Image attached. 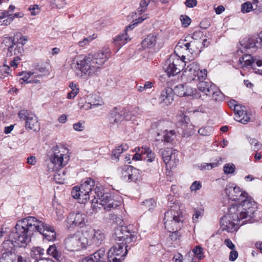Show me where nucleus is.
<instances>
[{"label":"nucleus","mask_w":262,"mask_h":262,"mask_svg":"<svg viewBox=\"0 0 262 262\" xmlns=\"http://www.w3.org/2000/svg\"><path fill=\"white\" fill-rule=\"evenodd\" d=\"M108 117L110 123L112 124L118 123L123 121L124 119H126V120L129 119L127 117V115H125L124 113L123 115L122 112L121 113L118 112L116 107H115L111 111Z\"/></svg>","instance_id":"obj_23"},{"label":"nucleus","mask_w":262,"mask_h":262,"mask_svg":"<svg viewBox=\"0 0 262 262\" xmlns=\"http://www.w3.org/2000/svg\"><path fill=\"white\" fill-rule=\"evenodd\" d=\"M35 72L32 73L31 72H28L27 73L22 72L20 75H23V77L21 78L19 80V82L20 83H23L24 82H26L27 83L34 82V81L31 80H29V78L31 76L33 75ZM34 82H36V81H34Z\"/></svg>","instance_id":"obj_45"},{"label":"nucleus","mask_w":262,"mask_h":262,"mask_svg":"<svg viewBox=\"0 0 262 262\" xmlns=\"http://www.w3.org/2000/svg\"><path fill=\"white\" fill-rule=\"evenodd\" d=\"M241 112L235 113V120L244 124H247L250 121V118L248 116L246 110L240 111Z\"/></svg>","instance_id":"obj_30"},{"label":"nucleus","mask_w":262,"mask_h":262,"mask_svg":"<svg viewBox=\"0 0 262 262\" xmlns=\"http://www.w3.org/2000/svg\"><path fill=\"white\" fill-rule=\"evenodd\" d=\"M108 58L107 53L103 52L89 54L77 62L76 74L81 78H85V76H97L101 72V67Z\"/></svg>","instance_id":"obj_1"},{"label":"nucleus","mask_w":262,"mask_h":262,"mask_svg":"<svg viewBox=\"0 0 262 262\" xmlns=\"http://www.w3.org/2000/svg\"><path fill=\"white\" fill-rule=\"evenodd\" d=\"M252 9V5L249 2L244 3L241 6V11L244 13L249 12Z\"/></svg>","instance_id":"obj_50"},{"label":"nucleus","mask_w":262,"mask_h":262,"mask_svg":"<svg viewBox=\"0 0 262 262\" xmlns=\"http://www.w3.org/2000/svg\"><path fill=\"white\" fill-rule=\"evenodd\" d=\"M238 64L242 68H245L251 66L254 69H256L255 68V64H256L259 67V69L255 71V73L262 75V60L257 59L256 57L253 58L250 54H245L240 57Z\"/></svg>","instance_id":"obj_12"},{"label":"nucleus","mask_w":262,"mask_h":262,"mask_svg":"<svg viewBox=\"0 0 262 262\" xmlns=\"http://www.w3.org/2000/svg\"><path fill=\"white\" fill-rule=\"evenodd\" d=\"M184 61L176 54L171 55L166 61L163 68L169 77L179 74L183 69Z\"/></svg>","instance_id":"obj_9"},{"label":"nucleus","mask_w":262,"mask_h":262,"mask_svg":"<svg viewBox=\"0 0 262 262\" xmlns=\"http://www.w3.org/2000/svg\"><path fill=\"white\" fill-rule=\"evenodd\" d=\"M168 206L171 208V209L173 208L174 209L179 208V207L175 204V201H173V198L171 195L168 196Z\"/></svg>","instance_id":"obj_54"},{"label":"nucleus","mask_w":262,"mask_h":262,"mask_svg":"<svg viewBox=\"0 0 262 262\" xmlns=\"http://www.w3.org/2000/svg\"><path fill=\"white\" fill-rule=\"evenodd\" d=\"M89 234L87 232H77L67 237L64 242L65 248L69 251H79L86 248L91 244L88 239Z\"/></svg>","instance_id":"obj_6"},{"label":"nucleus","mask_w":262,"mask_h":262,"mask_svg":"<svg viewBox=\"0 0 262 262\" xmlns=\"http://www.w3.org/2000/svg\"><path fill=\"white\" fill-rule=\"evenodd\" d=\"M92 99L90 102L88 103V108H92L101 105L102 100L100 99L97 100L96 97L94 98H92Z\"/></svg>","instance_id":"obj_47"},{"label":"nucleus","mask_w":262,"mask_h":262,"mask_svg":"<svg viewBox=\"0 0 262 262\" xmlns=\"http://www.w3.org/2000/svg\"><path fill=\"white\" fill-rule=\"evenodd\" d=\"M143 203L144 205L147 207V208H148V210L149 211L153 210L155 206H156V202L152 199L146 200Z\"/></svg>","instance_id":"obj_51"},{"label":"nucleus","mask_w":262,"mask_h":262,"mask_svg":"<svg viewBox=\"0 0 262 262\" xmlns=\"http://www.w3.org/2000/svg\"><path fill=\"white\" fill-rule=\"evenodd\" d=\"M141 45L144 49L155 48L159 49L162 46L159 42L158 35L155 33L148 34L142 41Z\"/></svg>","instance_id":"obj_19"},{"label":"nucleus","mask_w":262,"mask_h":262,"mask_svg":"<svg viewBox=\"0 0 262 262\" xmlns=\"http://www.w3.org/2000/svg\"><path fill=\"white\" fill-rule=\"evenodd\" d=\"M131 169L132 166L130 165H125L121 167V177L123 180L128 182Z\"/></svg>","instance_id":"obj_35"},{"label":"nucleus","mask_w":262,"mask_h":262,"mask_svg":"<svg viewBox=\"0 0 262 262\" xmlns=\"http://www.w3.org/2000/svg\"><path fill=\"white\" fill-rule=\"evenodd\" d=\"M18 116L20 120L25 121V127L27 129L37 132L40 129L38 118L34 114L26 110L19 111Z\"/></svg>","instance_id":"obj_10"},{"label":"nucleus","mask_w":262,"mask_h":262,"mask_svg":"<svg viewBox=\"0 0 262 262\" xmlns=\"http://www.w3.org/2000/svg\"><path fill=\"white\" fill-rule=\"evenodd\" d=\"M184 217L180 210L170 209L164 214L163 222L168 231L179 230L182 226Z\"/></svg>","instance_id":"obj_7"},{"label":"nucleus","mask_w":262,"mask_h":262,"mask_svg":"<svg viewBox=\"0 0 262 262\" xmlns=\"http://www.w3.org/2000/svg\"><path fill=\"white\" fill-rule=\"evenodd\" d=\"M66 173L65 170H58L54 174V179L56 182L60 184L63 183L64 180L66 179Z\"/></svg>","instance_id":"obj_41"},{"label":"nucleus","mask_w":262,"mask_h":262,"mask_svg":"<svg viewBox=\"0 0 262 262\" xmlns=\"http://www.w3.org/2000/svg\"><path fill=\"white\" fill-rule=\"evenodd\" d=\"M140 178V170L132 166L129 176L128 178V182H135Z\"/></svg>","instance_id":"obj_39"},{"label":"nucleus","mask_w":262,"mask_h":262,"mask_svg":"<svg viewBox=\"0 0 262 262\" xmlns=\"http://www.w3.org/2000/svg\"><path fill=\"white\" fill-rule=\"evenodd\" d=\"M16 243L14 242L13 239L10 237V234L8 237H6L4 242L2 244V250L3 252H12L13 248L16 246Z\"/></svg>","instance_id":"obj_28"},{"label":"nucleus","mask_w":262,"mask_h":262,"mask_svg":"<svg viewBox=\"0 0 262 262\" xmlns=\"http://www.w3.org/2000/svg\"><path fill=\"white\" fill-rule=\"evenodd\" d=\"M83 191H87L91 194L95 187V181L91 178H86L84 182L80 186Z\"/></svg>","instance_id":"obj_31"},{"label":"nucleus","mask_w":262,"mask_h":262,"mask_svg":"<svg viewBox=\"0 0 262 262\" xmlns=\"http://www.w3.org/2000/svg\"><path fill=\"white\" fill-rule=\"evenodd\" d=\"M178 151L172 148H167L161 150V155L162 159L167 165L168 164L170 166L172 164V163H176L179 161V159L177 158Z\"/></svg>","instance_id":"obj_18"},{"label":"nucleus","mask_w":262,"mask_h":262,"mask_svg":"<svg viewBox=\"0 0 262 262\" xmlns=\"http://www.w3.org/2000/svg\"><path fill=\"white\" fill-rule=\"evenodd\" d=\"M71 195L74 199L79 200V202L83 204L90 199L91 193L83 191L80 187L75 186L72 190Z\"/></svg>","instance_id":"obj_21"},{"label":"nucleus","mask_w":262,"mask_h":262,"mask_svg":"<svg viewBox=\"0 0 262 262\" xmlns=\"http://www.w3.org/2000/svg\"><path fill=\"white\" fill-rule=\"evenodd\" d=\"M217 166V163H202L200 166V169L202 170H210L212 168L215 167Z\"/></svg>","instance_id":"obj_49"},{"label":"nucleus","mask_w":262,"mask_h":262,"mask_svg":"<svg viewBox=\"0 0 262 262\" xmlns=\"http://www.w3.org/2000/svg\"><path fill=\"white\" fill-rule=\"evenodd\" d=\"M204 34L201 30H197L193 32L192 36V40H196L201 41V39L203 37Z\"/></svg>","instance_id":"obj_53"},{"label":"nucleus","mask_w":262,"mask_h":262,"mask_svg":"<svg viewBox=\"0 0 262 262\" xmlns=\"http://www.w3.org/2000/svg\"><path fill=\"white\" fill-rule=\"evenodd\" d=\"M173 100V90L170 88H166L162 91L160 97L159 102L165 105H169Z\"/></svg>","instance_id":"obj_22"},{"label":"nucleus","mask_w":262,"mask_h":262,"mask_svg":"<svg viewBox=\"0 0 262 262\" xmlns=\"http://www.w3.org/2000/svg\"><path fill=\"white\" fill-rule=\"evenodd\" d=\"M187 40L179 41L178 43V47L181 48H184L187 52L191 55H196L201 52L202 43L201 41L196 40H191L187 42Z\"/></svg>","instance_id":"obj_16"},{"label":"nucleus","mask_w":262,"mask_h":262,"mask_svg":"<svg viewBox=\"0 0 262 262\" xmlns=\"http://www.w3.org/2000/svg\"><path fill=\"white\" fill-rule=\"evenodd\" d=\"M36 231L43 236V238L48 241H54L56 237V232L53 227L37 219Z\"/></svg>","instance_id":"obj_14"},{"label":"nucleus","mask_w":262,"mask_h":262,"mask_svg":"<svg viewBox=\"0 0 262 262\" xmlns=\"http://www.w3.org/2000/svg\"><path fill=\"white\" fill-rule=\"evenodd\" d=\"M37 223V219L32 216L17 221L10 233V237L13 239L16 246L25 247L31 242L32 236L36 231Z\"/></svg>","instance_id":"obj_3"},{"label":"nucleus","mask_w":262,"mask_h":262,"mask_svg":"<svg viewBox=\"0 0 262 262\" xmlns=\"http://www.w3.org/2000/svg\"><path fill=\"white\" fill-rule=\"evenodd\" d=\"M248 141L254 151H257L262 148V144L254 138H248Z\"/></svg>","instance_id":"obj_43"},{"label":"nucleus","mask_w":262,"mask_h":262,"mask_svg":"<svg viewBox=\"0 0 262 262\" xmlns=\"http://www.w3.org/2000/svg\"><path fill=\"white\" fill-rule=\"evenodd\" d=\"M94 257V262H121L120 258L113 257L111 259V256L105 254V249L101 248L92 254Z\"/></svg>","instance_id":"obj_17"},{"label":"nucleus","mask_w":262,"mask_h":262,"mask_svg":"<svg viewBox=\"0 0 262 262\" xmlns=\"http://www.w3.org/2000/svg\"><path fill=\"white\" fill-rule=\"evenodd\" d=\"M92 39H93L91 36H89V37H85L82 40H80L78 42V45L80 47H84L85 45H88Z\"/></svg>","instance_id":"obj_62"},{"label":"nucleus","mask_w":262,"mask_h":262,"mask_svg":"<svg viewBox=\"0 0 262 262\" xmlns=\"http://www.w3.org/2000/svg\"><path fill=\"white\" fill-rule=\"evenodd\" d=\"M99 204L103 207L104 209L109 211L112 208H115L119 206L120 202L113 199L111 194L105 193Z\"/></svg>","instance_id":"obj_20"},{"label":"nucleus","mask_w":262,"mask_h":262,"mask_svg":"<svg viewBox=\"0 0 262 262\" xmlns=\"http://www.w3.org/2000/svg\"><path fill=\"white\" fill-rule=\"evenodd\" d=\"M185 84H179L176 86L173 90V94L177 95L179 97L184 96L185 93Z\"/></svg>","instance_id":"obj_44"},{"label":"nucleus","mask_w":262,"mask_h":262,"mask_svg":"<svg viewBox=\"0 0 262 262\" xmlns=\"http://www.w3.org/2000/svg\"><path fill=\"white\" fill-rule=\"evenodd\" d=\"M78 92V88L73 89V90H72V91L68 94L67 98L73 99L77 95Z\"/></svg>","instance_id":"obj_58"},{"label":"nucleus","mask_w":262,"mask_h":262,"mask_svg":"<svg viewBox=\"0 0 262 262\" xmlns=\"http://www.w3.org/2000/svg\"><path fill=\"white\" fill-rule=\"evenodd\" d=\"M92 243L96 246H99L103 243L105 238L104 233L100 230H93L92 234Z\"/></svg>","instance_id":"obj_26"},{"label":"nucleus","mask_w":262,"mask_h":262,"mask_svg":"<svg viewBox=\"0 0 262 262\" xmlns=\"http://www.w3.org/2000/svg\"><path fill=\"white\" fill-rule=\"evenodd\" d=\"M193 252L196 255L199 259H202L203 257V249L200 246H196L193 250Z\"/></svg>","instance_id":"obj_56"},{"label":"nucleus","mask_w":262,"mask_h":262,"mask_svg":"<svg viewBox=\"0 0 262 262\" xmlns=\"http://www.w3.org/2000/svg\"><path fill=\"white\" fill-rule=\"evenodd\" d=\"M202 187L201 184L199 181H194L190 186L191 191H196L199 190Z\"/></svg>","instance_id":"obj_59"},{"label":"nucleus","mask_w":262,"mask_h":262,"mask_svg":"<svg viewBox=\"0 0 262 262\" xmlns=\"http://www.w3.org/2000/svg\"><path fill=\"white\" fill-rule=\"evenodd\" d=\"M195 80L202 81L204 78L207 77V70L204 69L203 70H199L198 74L195 75Z\"/></svg>","instance_id":"obj_48"},{"label":"nucleus","mask_w":262,"mask_h":262,"mask_svg":"<svg viewBox=\"0 0 262 262\" xmlns=\"http://www.w3.org/2000/svg\"><path fill=\"white\" fill-rule=\"evenodd\" d=\"M105 193L103 192L101 189L98 187H96L93 191L91 192V196L93 197L94 199L92 200V204H99L100 200L103 198V195Z\"/></svg>","instance_id":"obj_29"},{"label":"nucleus","mask_w":262,"mask_h":262,"mask_svg":"<svg viewBox=\"0 0 262 262\" xmlns=\"http://www.w3.org/2000/svg\"><path fill=\"white\" fill-rule=\"evenodd\" d=\"M31 256L35 258L36 262L39 259V253L37 247L32 248L31 251Z\"/></svg>","instance_id":"obj_55"},{"label":"nucleus","mask_w":262,"mask_h":262,"mask_svg":"<svg viewBox=\"0 0 262 262\" xmlns=\"http://www.w3.org/2000/svg\"><path fill=\"white\" fill-rule=\"evenodd\" d=\"M198 88L200 91L207 96H210V93L216 90V86L210 81H201L198 84Z\"/></svg>","instance_id":"obj_24"},{"label":"nucleus","mask_w":262,"mask_h":262,"mask_svg":"<svg viewBox=\"0 0 262 262\" xmlns=\"http://www.w3.org/2000/svg\"><path fill=\"white\" fill-rule=\"evenodd\" d=\"M180 19L182 26L184 27H188L191 23L190 18L187 15H182L180 17Z\"/></svg>","instance_id":"obj_52"},{"label":"nucleus","mask_w":262,"mask_h":262,"mask_svg":"<svg viewBox=\"0 0 262 262\" xmlns=\"http://www.w3.org/2000/svg\"><path fill=\"white\" fill-rule=\"evenodd\" d=\"M128 39V36H127L126 33L124 34L118 35L115 37L113 40V43L115 46L118 47L119 49L122 46L126 43Z\"/></svg>","instance_id":"obj_33"},{"label":"nucleus","mask_w":262,"mask_h":262,"mask_svg":"<svg viewBox=\"0 0 262 262\" xmlns=\"http://www.w3.org/2000/svg\"><path fill=\"white\" fill-rule=\"evenodd\" d=\"M17 255L13 252H3L0 262H16Z\"/></svg>","instance_id":"obj_32"},{"label":"nucleus","mask_w":262,"mask_h":262,"mask_svg":"<svg viewBox=\"0 0 262 262\" xmlns=\"http://www.w3.org/2000/svg\"><path fill=\"white\" fill-rule=\"evenodd\" d=\"M210 96L212 97V99L214 101H222L224 99V95L217 87L216 90L210 93Z\"/></svg>","instance_id":"obj_36"},{"label":"nucleus","mask_w":262,"mask_h":262,"mask_svg":"<svg viewBox=\"0 0 262 262\" xmlns=\"http://www.w3.org/2000/svg\"><path fill=\"white\" fill-rule=\"evenodd\" d=\"M86 220V215L80 212H72L69 214L67 219V228L73 229L75 227H82Z\"/></svg>","instance_id":"obj_13"},{"label":"nucleus","mask_w":262,"mask_h":262,"mask_svg":"<svg viewBox=\"0 0 262 262\" xmlns=\"http://www.w3.org/2000/svg\"><path fill=\"white\" fill-rule=\"evenodd\" d=\"M13 21V18L11 16H7L6 19L1 21L0 25L1 26H8Z\"/></svg>","instance_id":"obj_61"},{"label":"nucleus","mask_w":262,"mask_h":262,"mask_svg":"<svg viewBox=\"0 0 262 262\" xmlns=\"http://www.w3.org/2000/svg\"><path fill=\"white\" fill-rule=\"evenodd\" d=\"M185 93L184 96H192L193 98H200L199 94L196 93V90L193 89L191 86L188 85L186 83L185 84Z\"/></svg>","instance_id":"obj_37"},{"label":"nucleus","mask_w":262,"mask_h":262,"mask_svg":"<svg viewBox=\"0 0 262 262\" xmlns=\"http://www.w3.org/2000/svg\"><path fill=\"white\" fill-rule=\"evenodd\" d=\"M238 257V252L232 250L230 253L229 255V260L231 261H234Z\"/></svg>","instance_id":"obj_64"},{"label":"nucleus","mask_w":262,"mask_h":262,"mask_svg":"<svg viewBox=\"0 0 262 262\" xmlns=\"http://www.w3.org/2000/svg\"><path fill=\"white\" fill-rule=\"evenodd\" d=\"M114 238L119 242L114 245L108 251V256L120 258L123 260L128 250L134 245L137 238L134 232L131 231L128 226H120L115 228Z\"/></svg>","instance_id":"obj_2"},{"label":"nucleus","mask_w":262,"mask_h":262,"mask_svg":"<svg viewBox=\"0 0 262 262\" xmlns=\"http://www.w3.org/2000/svg\"><path fill=\"white\" fill-rule=\"evenodd\" d=\"M67 152L68 148L56 145L53 148L50 159L57 169L62 168L68 164L70 157L67 154Z\"/></svg>","instance_id":"obj_8"},{"label":"nucleus","mask_w":262,"mask_h":262,"mask_svg":"<svg viewBox=\"0 0 262 262\" xmlns=\"http://www.w3.org/2000/svg\"><path fill=\"white\" fill-rule=\"evenodd\" d=\"M154 86V83L151 81H146L143 85H136V89L139 92L147 91L151 89Z\"/></svg>","instance_id":"obj_42"},{"label":"nucleus","mask_w":262,"mask_h":262,"mask_svg":"<svg viewBox=\"0 0 262 262\" xmlns=\"http://www.w3.org/2000/svg\"><path fill=\"white\" fill-rule=\"evenodd\" d=\"M128 146L126 144H121L118 146L116 149L113 150L111 154V158L113 160H118L119 157L124 151L128 149Z\"/></svg>","instance_id":"obj_34"},{"label":"nucleus","mask_w":262,"mask_h":262,"mask_svg":"<svg viewBox=\"0 0 262 262\" xmlns=\"http://www.w3.org/2000/svg\"><path fill=\"white\" fill-rule=\"evenodd\" d=\"M226 198L224 203L226 204V201L235 202V204H232L231 207H235L238 209L242 207L243 211L248 212L249 214H253L255 211V202L251 197L248 196L247 192L241 191L240 188L234 186L233 184L227 185L225 190Z\"/></svg>","instance_id":"obj_4"},{"label":"nucleus","mask_w":262,"mask_h":262,"mask_svg":"<svg viewBox=\"0 0 262 262\" xmlns=\"http://www.w3.org/2000/svg\"><path fill=\"white\" fill-rule=\"evenodd\" d=\"M49 255H52L56 259L59 260L61 257V253L59 252L55 245L50 246L47 250Z\"/></svg>","instance_id":"obj_38"},{"label":"nucleus","mask_w":262,"mask_h":262,"mask_svg":"<svg viewBox=\"0 0 262 262\" xmlns=\"http://www.w3.org/2000/svg\"><path fill=\"white\" fill-rule=\"evenodd\" d=\"M186 7L188 8H193L197 5L196 0H186L185 2Z\"/></svg>","instance_id":"obj_63"},{"label":"nucleus","mask_w":262,"mask_h":262,"mask_svg":"<svg viewBox=\"0 0 262 262\" xmlns=\"http://www.w3.org/2000/svg\"><path fill=\"white\" fill-rule=\"evenodd\" d=\"M200 66L198 63L193 62L190 63L186 68L185 72L193 80H195V75L198 74Z\"/></svg>","instance_id":"obj_27"},{"label":"nucleus","mask_w":262,"mask_h":262,"mask_svg":"<svg viewBox=\"0 0 262 262\" xmlns=\"http://www.w3.org/2000/svg\"><path fill=\"white\" fill-rule=\"evenodd\" d=\"M175 133H176L173 130H165L161 132H158L157 133V138H156V140L170 143L173 140Z\"/></svg>","instance_id":"obj_25"},{"label":"nucleus","mask_w":262,"mask_h":262,"mask_svg":"<svg viewBox=\"0 0 262 262\" xmlns=\"http://www.w3.org/2000/svg\"><path fill=\"white\" fill-rule=\"evenodd\" d=\"M39 6L37 5L31 6L29 9V10L31 12L32 15H35L38 14L39 12Z\"/></svg>","instance_id":"obj_57"},{"label":"nucleus","mask_w":262,"mask_h":262,"mask_svg":"<svg viewBox=\"0 0 262 262\" xmlns=\"http://www.w3.org/2000/svg\"><path fill=\"white\" fill-rule=\"evenodd\" d=\"M235 167L233 163L226 164L224 166V172L226 174L233 173L235 171Z\"/></svg>","instance_id":"obj_46"},{"label":"nucleus","mask_w":262,"mask_h":262,"mask_svg":"<svg viewBox=\"0 0 262 262\" xmlns=\"http://www.w3.org/2000/svg\"><path fill=\"white\" fill-rule=\"evenodd\" d=\"M143 152H144V159H147V162H151L154 161L156 158L155 154L151 150V149L147 146L146 148L143 149Z\"/></svg>","instance_id":"obj_40"},{"label":"nucleus","mask_w":262,"mask_h":262,"mask_svg":"<svg viewBox=\"0 0 262 262\" xmlns=\"http://www.w3.org/2000/svg\"><path fill=\"white\" fill-rule=\"evenodd\" d=\"M4 42L6 43V46L8 47L7 57H11L13 55L19 56L23 54L24 48L19 42H15L14 39L8 37L5 38Z\"/></svg>","instance_id":"obj_15"},{"label":"nucleus","mask_w":262,"mask_h":262,"mask_svg":"<svg viewBox=\"0 0 262 262\" xmlns=\"http://www.w3.org/2000/svg\"><path fill=\"white\" fill-rule=\"evenodd\" d=\"M170 234H169V237L172 241H176L179 238L180 235L178 230H174L169 231Z\"/></svg>","instance_id":"obj_60"},{"label":"nucleus","mask_w":262,"mask_h":262,"mask_svg":"<svg viewBox=\"0 0 262 262\" xmlns=\"http://www.w3.org/2000/svg\"><path fill=\"white\" fill-rule=\"evenodd\" d=\"M253 216V214H249L248 212L243 211L242 207L238 209L235 207H230L228 208V213L221 219V228L222 231L232 233Z\"/></svg>","instance_id":"obj_5"},{"label":"nucleus","mask_w":262,"mask_h":262,"mask_svg":"<svg viewBox=\"0 0 262 262\" xmlns=\"http://www.w3.org/2000/svg\"><path fill=\"white\" fill-rule=\"evenodd\" d=\"M241 46L239 51L241 53H244V51H246L248 49L254 50L256 48H262V31L256 36L244 38L241 41Z\"/></svg>","instance_id":"obj_11"}]
</instances>
